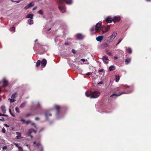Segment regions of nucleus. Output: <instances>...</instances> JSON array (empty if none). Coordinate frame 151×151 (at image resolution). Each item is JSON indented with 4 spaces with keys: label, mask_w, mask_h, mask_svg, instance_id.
Segmentation results:
<instances>
[{
    "label": "nucleus",
    "mask_w": 151,
    "mask_h": 151,
    "mask_svg": "<svg viewBox=\"0 0 151 151\" xmlns=\"http://www.w3.org/2000/svg\"><path fill=\"white\" fill-rule=\"evenodd\" d=\"M103 60H108V57L106 55L104 56L103 57Z\"/></svg>",
    "instance_id": "27"
},
{
    "label": "nucleus",
    "mask_w": 151,
    "mask_h": 151,
    "mask_svg": "<svg viewBox=\"0 0 151 151\" xmlns=\"http://www.w3.org/2000/svg\"><path fill=\"white\" fill-rule=\"evenodd\" d=\"M14 145H15V146L17 147H18V148H19V147H20L18 146V144L17 143H14Z\"/></svg>",
    "instance_id": "50"
},
{
    "label": "nucleus",
    "mask_w": 151,
    "mask_h": 151,
    "mask_svg": "<svg viewBox=\"0 0 151 151\" xmlns=\"http://www.w3.org/2000/svg\"><path fill=\"white\" fill-rule=\"evenodd\" d=\"M102 22L101 21L99 22L98 23L96 24V25H95L96 27V32H98L101 29V28H100V27L101 26Z\"/></svg>",
    "instance_id": "4"
},
{
    "label": "nucleus",
    "mask_w": 151,
    "mask_h": 151,
    "mask_svg": "<svg viewBox=\"0 0 151 151\" xmlns=\"http://www.w3.org/2000/svg\"><path fill=\"white\" fill-rule=\"evenodd\" d=\"M131 59L130 58H128L126 59L125 61V65H127L131 61Z\"/></svg>",
    "instance_id": "18"
},
{
    "label": "nucleus",
    "mask_w": 151,
    "mask_h": 151,
    "mask_svg": "<svg viewBox=\"0 0 151 151\" xmlns=\"http://www.w3.org/2000/svg\"><path fill=\"white\" fill-rule=\"evenodd\" d=\"M15 27H12L10 29V30L11 31H14L15 30Z\"/></svg>",
    "instance_id": "28"
},
{
    "label": "nucleus",
    "mask_w": 151,
    "mask_h": 151,
    "mask_svg": "<svg viewBox=\"0 0 151 151\" xmlns=\"http://www.w3.org/2000/svg\"><path fill=\"white\" fill-rule=\"evenodd\" d=\"M124 93H125V92H122L120 94L118 95L117 96H120L122 94H124Z\"/></svg>",
    "instance_id": "47"
},
{
    "label": "nucleus",
    "mask_w": 151,
    "mask_h": 151,
    "mask_svg": "<svg viewBox=\"0 0 151 151\" xmlns=\"http://www.w3.org/2000/svg\"><path fill=\"white\" fill-rule=\"evenodd\" d=\"M31 122V121L30 120H28L26 121H25V123L27 125L29 124Z\"/></svg>",
    "instance_id": "34"
},
{
    "label": "nucleus",
    "mask_w": 151,
    "mask_h": 151,
    "mask_svg": "<svg viewBox=\"0 0 151 151\" xmlns=\"http://www.w3.org/2000/svg\"><path fill=\"white\" fill-rule=\"evenodd\" d=\"M105 21L108 23H111L113 21V19L110 17H108L106 18Z\"/></svg>",
    "instance_id": "10"
},
{
    "label": "nucleus",
    "mask_w": 151,
    "mask_h": 151,
    "mask_svg": "<svg viewBox=\"0 0 151 151\" xmlns=\"http://www.w3.org/2000/svg\"><path fill=\"white\" fill-rule=\"evenodd\" d=\"M117 95H117L116 94L114 93L112 94L110 96V97H112L114 96H117Z\"/></svg>",
    "instance_id": "39"
},
{
    "label": "nucleus",
    "mask_w": 151,
    "mask_h": 151,
    "mask_svg": "<svg viewBox=\"0 0 151 151\" xmlns=\"http://www.w3.org/2000/svg\"><path fill=\"white\" fill-rule=\"evenodd\" d=\"M122 40V39H121L120 40H119L118 42L116 44V45H119L120 43L121 42Z\"/></svg>",
    "instance_id": "42"
},
{
    "label": "nucleus",
    "mask_w": 151,
    "mask_h": 151,
    "mask_svg": "<svg viewBox=\"0 0 151 151\" xmlns=\"http://www.w3.org/2000/svg\"><path fill=\"white\" fill-rule=\"evenodd\" d=\"M45 115L46 118L47 119L49 116H52V114L51 113H49V111H47L45 112Z\"/></svg>",
    "instance_id": "16"
},
{
    "label": "nucleus",
    "mask_w": 151,
    "mask_h": 151,
    "mask_svg": "<svg viewBox=\"0 0 151 151\" xmlns=\"http://www.w3.org/2000/svg\"><path fill=\"white\" fill-rule=\"evenodd\" d=\"M9 112H10V114L13 116V117H15V116L11 112V111L10 109H9Z\"/></svg>",
    "instance_id": "35"
},
{
    "label": "nucleus",
    "mask_w": 151,
    "mask_h": 151,
    "mask_svg": "<svg viewBox=\"0 0 151 151\" xmlns=\"http://www.w3.org/2000/svg\"><path fill=\"white\" fill-rule=\"evenodd\" d=\"M81 60L84 62L85 61V59L83 58H82L81 59Z\"/></svg>",
    "instance_id": "54"
},
{
    "label": "nucleus",
    "mask_w": 151,
    "mask_h": 151,
    "mask_svg": "<svg viewBox=\"0 0 151 151\" xmlns=\"http://www.w3.org/2000/svg\"><path fill=\"white\" fill-rule=\"evenodd\" d=\"M17 94V93H13L11 96V98L12 99H14L16 97V95Z\"/></svg>",
    "instance_id": "25"
},
{
    "label": "nucleus",
    "mask_w": 151,
    "mask_h": 151,
    "mask_svg": "<svg viewBox=\"0 0 151 151\" xmlns=\"http://www.w3.org/2000/svg\"><path fill=\"white\" fill-rule=\"evenodd\" d=\"M126 50L129 54L131 53L132 52V50L131 49L130 47L128 48Z\"/></svg>",
    "instance_id": "24"
},
{
    "label": "nucleus",
    "mask_w": 151,
    "mask_h": 151,
    "mask_svg": "<svg viewBox=\"0 0 151 151\" xmlns=\"http://www.w3.org/2000/svg\"><path fill=\"white\" fill-rule=\"evenodd\" d=\"M9 101L11 103L13 102L16 101V100L14 99H9Z\"/></svg>",
    "instance_id": "31"
},
{
    "label": "nucleus",
    "mask_w": 151,
    "mask_h": 151,
    "mask_svg": "<svg viewBox=\"0 0 151 151\" xmlns=\"http://www.w3.org/2000/svg\"><path fill=\"white\" fill-rule=\"evenodd\" d=\"M36 144V141H35L33 142V144L34 145V144Z\"/></svg>",
    "instance_id": "63"
},
{
    "label": "nucleus",
    "mask_w": 151,
    "mask_h": 151,
    "mask_svg": "<svg viewBox=\"0 0 151 151\" xmlns=\"http://www.w3.org/2000/svg\"><path fill=\"white\" fill-rule=\"evenodd\" d=\"M77 38L78 40H81L83 39V35L81 33H78L76 35Z\"/></svg>",
    "instance_id": "12"
},
{
    "label": "nucleus",
    "mask_w": 151,
    "mask_h": 151,
    "mask_svg": "<svg viewBox=\"0 0 151 151\" xmlns=\"http://www.w3.org/2000/svg\"><path fill=\"white\" fill-rule=\"evenodd\" d=\"M8 85V82L6 79L3 80V84L1 86V87H7Z\"/></svg>",
    "instance_id": "11"
},
{
    "label": "nucleus",
    "mask_w": 151,
    "mask_h": 151,
    "mask_svg": "<svg viewBox=\"0 0 151 151\" xmlns=\"http://www.w3.org/2000/svg\"><path fill=\"white\" fill-rule=\"evenodd\" d=\"M103 46L104 47H107L109 46V45L108 44L105 43L103 45Z\"/></svg>",
    "instance_id": "32"
},
{
    "label": "nucleus",
    "mask_w": 151,
    "mask_h": 151,
    "mask_svg": "<svg viewBox=\"0 0 151 151\" xmlns=\"http://www.w3.org/2000/svg\"><path fill=\"white\" fill-rule=\"evenodd\" d=\"M31 125H33L34 126V127L36 128V124H35V123H31Z\"/></svg>",
    "instance_id": "40"
},
{
    "label": "nucleus",
    "mask_w": 151,
    "mask_h": 151,
    "mask_svg": "<svg viewBox=\"0 0 151 151\" xmlns=\"http://www.w3.org/2000/svg\"><path fill=\"white\" fill-rule=\"evenodd\" d=\"M19 150V151H23V149L22 147H19L18 148Z\"/></svg>",
    "instance_id": "36"
},
{
    "label": "nucleus",
    "mask_w": 151,
    "mask_h": 151,
    "mask_svg": "<svg viewBox=\"0 0 151 151\" xmlns=\"http://www.w3.org/2000/svg\"><path fill=\"white\" fill-rule=\"evenodd\" d=\"M28 23L29 24H32L34 22L32 19H29L28 21Z\"/></svg>",
    "instance_id": "23"
},
{
    "label": "nucleus",
    "mask_w": 151,
    "mask_h": 151,
    "mask_svg": "<svg viewBox=\"0 0 151 151\" xmlns=\"http://www.w3.org/2000/svg\"><path fill=\"white\" fill-rule=\"evenodd\" d=\"M34 16V15L33 14H27V16L26 17V18H30L31 19H33V17Z\"/></svg>",
    "instance_id": "17"
},
{
    "label": "nucleus",
    "mask_w": 151,
    "mask_h": 151,
    "mask_svg": "<svg viewBox=\"0 0 151 151\" xmlns=\"http://www.w3.org/2000/svg\"><path fill=\"white\" fill-rule=\"evenodd\" d=\"M35 119L36 120H39V118L38 117H36L35 118Z\"/></svg>",
    "instance_id": "59"
},
{
    "label": "nucleus",
    "mask_w": 151,
    "mask_h": 151,
    "mask_svg": "<svg viewBox=\"0 0 151 151\" xmlns=\"http://www.w3.org/2000/svg\"><path fill=\"white\" fill-rule=\"evenodd\" d=\"M15 111L17 113H19V108L17 107H16L15 108Z\"/></svg>",
    "instance_id": "33"
},
{
    "label": "nucleus",
    "mask_w": 151,
    "mask_h": 151,
    "mask_svg": "<svg viewBox=\"0 0 151 151\" xmlns=\"http://www.w3.org/2000/svg\"><path fill=\"white\" fill-rule=\"evenodd\" d=\"M102 83H102V82H99V83H98V84H102Z\"/></svg>",
    "instance_id": "62"
},
{
    "label": "nucleus",
    "mask_w": 151,
    "mask_h": 151,
    "mask_svg": "<svg viewBox=\"0 0 151 151\" xmlns=\"http://www.w3.org/2000/svg\"><path fill=\"white\" fill-rule=\"evenodd\" d=\"M117 35V32H114L113 34L109 37L107 38V40L109 42H111L115 38Z\"/></svg>",
    "instance_id": "2"
},
{
    "label": "nucleus",
    "mask_w": 151,
    "mask_h": 151,
    "mask_svg": "<svg viewBox=\"0 0 151 151\" xmlns=\"http://www.w3.org/2000/svg\"><path fill=\"white\" fill-rule=\"evenodd\" d=\"M1 116H8L6 114H2Z\"/></svg>",
    "instance_id": "55"
},
{
    "label": "nucleus",
    "mask_w": 151,
    "mask_h": 151,
    "mask_svg": "<svg viewBox=\"0 0 151 151\" xmlns=\"http://www.w3.org/2000/svg\"><path fill=\"white\" fill-rule=\"evenodd\" d=\"M111 25H108L106 27H103L101 29V31H102L103 33H104L108 31V29L110 28Z\"/></svg>",
    "instance_id": "6"
},
{
    "label": "nucleus",
    "mask_w": 151,
    "mask_h": 151,
    "mask_svg": "<svg viewBox=\"0 0 151 151\" xmlns=\"http://www.w3.org/2000/svg\"><path fill=\"white\" fill-rule=\"evenodd\" d=\"M86 75L88 76L91 75V73H88L86 74Z\"/></svg>",
    "instance_id": "57"
},
{
    "label": "nucleus",
    "mask_w": 151,
    "mask_h": 151,
    "mask_svg": "<svg viewBox=\"0 0 151 151\" xmlns=\"http://www.w3.org/2000/svg\"><path fill=\"white\" fill-rule=\"evenodd\" d=\"M34 131V129H31L29 130V131L28 132V133L29 134H30L31 133H32Z\"/></svg>",
    "instance_id": "30"
},
{
    "label": "nucleus",
    "mask_w": 151,
    "mask_h": 151,
    "mask_svg": "<svg viewBox=\"0 0 151 151\" xmlns=\"http://www.w3.org/2000/svg\"><path fill=\"white\" fill-rule=\"evenodd\" d=\"M32 115L30 114H26V116L27 117H29L30 116Z\"/></svg>",
    "instance_id": "49"
},
{
    "label": "nucleus",
    "mask_w": 151,
    "mask_h": 151,
    "mask_svg": "<svg viewBox=\"0 0 151 151\" xmlns=\"http://www.w3.org/2000/svg\"><path fill=\"white\" fill-rule=\"evenodd\" d=\"M104 36H99L96 38V40L99 42H101L103 39Z\"/></svg>",
    "instance_id": "15"
},
{
    "label": "nucleus",
    "mask_w": 151,
    "mask_h": 151,
    "mask_svg": "<svg viewBox=\"0 0 151 151\" xmlns=\"http://www.w3.org/2000/svg\"><path fill=\"white\" fill-rule=\"evenodd\" d=\"M1 110L4 113H6V107L4 106H2L1 107Z\"/></svg>",
    "instance_id": "19"
},
{
    "label": "nucleus",
    "mask_w": 151,
    "mask_h": 151,
    "mask_svg": "<svg viewBox=\"0 0 151 151\" xmlns=\"http://www.w3.org/2000/svg\"><path fill=\"white\" fill-rule=\"evenodd\" d=\"M41 65L44 68L45 66L47 64V61L45 59H43L42 61H41Z\"/></svg>",
    "instance_id": "9"
},
{
    "label": "nucleus",
    "mask_w": 151,
    "mask_h": 151,
    "mask_svg": "<svg viewBox=\"0 0 151 151\" xmlns=\"http://www.w3.org/2000/svg\"><path fill=\"white\" fill-rule=\"evenodd\" d=\"M64 44L65 45H69V43L68 42H65Z\"/></svg>",
    "instance_id": "58"
},
{
    "label": "nucleus",
    "mask_w": 151,
    "mask_h": 151,
    "mask_svg": "<svg viewBox=\"0 0 151 151\" xmlns=\"http://www.w3.org/2000/svg\"><path fill=\"white\" fill-rule=\"evenodd\" d=\"M40 145H41V144L40 142H38L36 144V146H40Z\"/></svg>",
    "instance_id": "46"
},
{
    "label": "nucleus",
    "mask_w": 151,
    "mask_h": 151,
    "mask_svg": "<svg viewBox=\"0 0 151 151\" xmlns=\"http://www.w3.org/2000/svg\"><path fill=\"white\" fill-rule=\"evenodd\" d=\"M72 52L74 54H75L76 53V52L75 50L72 49Z\"/></svg>",
    "instance_id": "43"
},
{
    "label": "nucleus",
    "mask_w": 151,
    "mask_h": 151,
    "mask_svg": "<svg viewBox=\"0 0 151 151\" xmlns=\"http://www.w3.org/2000/svg\"><path fill=\"white\" fill-rule=\"evenodd\" d=\"M54 107L57 111V114H58L60 111V107L58 105H55L54 106Z\"/></svg>",
    "instance_id": "8"
},
{
    "label": "nucleus",
    "mask_w": 151,
    "mask_h": 151,
    "mask_svg": "<svg viewBox=\"0 0 151 151\" xmlns=\"http://www.w3.org/2000/svg\"><path fill=\"white\" fill-rule=\"evenodd\" d=\"M104 70L103 69L99 70L98 71L99 72L100 74V72H102Z\"/></svg>",
    "instance_id": "51"
},
{
    "label": "nucleus",
    "mask_w": 151,
    "mask_h": 151,
    "mask_svg": "<svg viewBox=\"0 0 151 151\" xmlns=\"http://www.w3.org/2000/svg\"><path fill=\"white\" fill-rule=\"evenodd\" d=\"M2 132L3 133H5L6 132L5 129L4 127H3L2 129Z\"/></svg>",
    "instance_id": "41"
},
{
    "label": "nucleus",
    "mask_w": 151,
    "mask_h": 151,
    "mask_svg": "<svg viewBox=\"0 0 151 151\" xmlns=\"http://www.w3.org/2000/svg\"><path fill=\"white\" fill-rule=\"evenodd\" d=\"M130 88L132 89V91H130V92H132V91H133V87L132 86V87H130Z\"/></svg>",
    "instance_id": "60"
},
{
    "label": "nucleus",
    "mask_w": 151,
    "mask_h": 151,
    "mask_svg": "<svg viewBox=\"0 0 151 151\" xmlns=\"http://www.w3.org/2000/svg\"><path fill=\"white\" fill-rule=\"evenodd\" d=\"M64 2L68 5H70L72 4V0H57V2L60 4H64Z\"/></svg>",
    "instance_id": "3"
},
{
    "label": "nucleus",
    "mask_w": 151,
    "mask_h": 151,
    "mask_svg": "<svg viewBox=\"0 0 151 151\" xmlns=\"http://www.w3.org/2000/svg\"><path fill=\"white\" fill-rule=\"evenodd\" d=\"M4 125L6 127H9V126L6 124H4Z\"/></svg>",
    "instance_id": "53"
},
{
    "label": "nucleus",
    "mask_w": 151,
    "mask_h": 151,
    "mask_svg": "<svg viewBox=\"0 0 151 151\" xmlns=\"http://www.w3.org/2000/svg\"><path fill=\"white\" fill-rule=\"evenodd\" d=\"M115 69V67L113 65L110 66L109 68V70L110 71H111L114 70Z\"/></svg>",
    "instance_id": "20"
},
{
    "label": "nucleus",
    "mask_w": 151,
    "mask_h": 151,
    "mask_svg": "<svg viewBox=\"0 0 151 151\" xmlns=\"http://www.w3.org/2000/svg\"><path fill=\"white\" fill-rule=\"evenodd\" d=\"M41 151H43V148L42 146H41Z\"/></svg>",
    "instance_id": "61"
},
{
    "label": "nucleus",
    "mask_w": 151,
    "mask_h": 151,
    "mask_svg": "<svg viewBox=\"0 0 151 151\" xmlns=\"http://www.w3.org/2000/svg\"><path fill=\"white\" fill-rule=\"evenodd\" d=\"M107 53L109 55H111L112 53L111 52L109 51L108 50L107 51Z\"/></svg>",
    "instance_id": "37"
},
{
    "label": "nucleus",
    "mask_w": 151,
    "mask_h": 151,
    "mask_svg": "<svg viewBox=\"0 0 151 151\" xmlns=\"http://www.w3.org/2000/svg\"><path fill=\"white\" fill-rule=\"evenodd\" d=\"M21 121L23 123H24L25 122V120L23 119H21Z\"/></svg>",
    "instance_id": "44"
},
{
    "label": "nucleus",
    "mask_w": 151,
    "mask_h": 151,
    "mask_svg": "<svg viewBox=\"0 0 151 151\" xmlns=\"http://www.w3.org/2000/svg\"><path fill=\"white\" fill-rule=\"evenodd\" d=\"M7 148V147L6 146H4L2 148V149L3 150H6Z\"/></svg>",
    "instance_id": "48"
},
{
    "label": "nucleus",
    "mask_w": 151,
    "mask_h": 151,
    "mask_svg": "<svg viewBox=\"0 0 151 151\" xmlns=\"http://www.w3.org/2000/svg\"><path fill=\"white\" fill-rule=\"evenodd\" d=\"M96 27H93L92 28H91V31L92 32H93L94 30H95L96 31Z\"/></svg>",
    "instance_id": "38"
},
{
    "label": "nucleus",
    "mask_w": 151,
    "mask_h": 151,
    "mask_svg": "<svg viewBox=\"0 0 151 151\" xmlns=\"http://www.w3.org/2000/svg\"><path fill=\"white\" fill-rule=\"evenodd\" d=\"M26 103H27L26 101H25V102L22 103L21 104V105L20 106V107L21 108H23L25 106Z\"/></svg>",
    "instance_id": "22"
},
{
    "label": "nucleus",
    "mask_w": 151,
    "mask_h": 151,
    "mask_svg": "<svg viewBox=\"0 0 151 151\" xmlns=\"http://www.w3.org/2000/svg\"><path fill=\"white\" fill-rule=\"evenodd\" d=\"M1 87H2L1 86L0 87V93H1Z\"/></svg>",
    "instance_id": "64"
},
{
    "label": "nucleus",
    "mask_w": 151,
    "mask_h": 151,
    "mask_svg": "<svg viewBox=\"0 0 151 151\" xmlns=\"http://www.w3.org/2000/svg\"><path fill=\"white\" fill-rule=\"evenodd\" d=\"M119 80V76H115V81L117 82Z\"/></svg>",
    "instance_id": "26"
},
{
    "label": "nucleus",
    "mask_w": 151,
    "mask_h": 151,
    "mask_svg": "<svg viewBox=\"0 0 151 151\" xmlns=\"http://www.w3.org/2000/svg\"><path fill=\"white\" fill-rule=\"evenodd\" d=\"M34 6V4L32 2L30 3L29 4L27 5L24 8V9H28L30 8V7L32 6Z\"/></svg>",
    "instance_id": "14"
},
{
    "label": "nucleus",
    "mask_w": 151,
    "mask_h": 151,
    "mask_svg": "<svg viewBox=\"0 0 151 151\" xmlns=\"http://www.w3.org/2000/svg\"><path fill=\"white\" fill-rule=\"evenodd\" d=\"M38 13L39 14H40L41 15H42L43 14V12L42 10H39L38 12Z\"/></svg>",
    "instance_id": "29"
},
{
    "label": "nucleus",
    "mask_w": 151,
    "mask_h": 151,
    "mask_svg": "<svg viewBox=\"0 0 151 151\" xmlns=\"http://www.w3.org/2000/svg\"><path fill=\"white\" fill-rule=\"evenodd\" d=\"M16 134L17 135V136H16V139H19L23 138V137H21V132H16Z\"/></svg>",
    "instance_id": "13"
},
{
    "label": "nucleus",
    "mask_w": 151,
    "mask_h": 151,
    "mask_svg": "<svg viewBox=\"0 0 151 151\" xmlns=\"http://www.w3.org/2000/svg\"><path fill=\"white\" fill-rule=\"evenodd\" d=\"M37 9V6H36V7H34L32 9V10H36V9Z\"/></svg>",
    "instance_id": "56"
},
{
    "label": "nucleus",
    "mask_w": 151,
    "mask_h": 151,
    "mask_svg": "<svg viewBox=\"0 0 151 151\" xmlns=\"http://www.w3.org/2000/svg\"><path fill=\"white\" fill-rule=\"evenodd\" d=\"M100 95V93L98 91H95L93 92H86V95L87 97H89L91 98H97Z\"/></svg>",
    "instance_id": "1"
},
{
    "label": "nucleus",
    "mask_w": 151,
    "mask_h": 151,
    "mask_svg": "<svg viewBox=\"0 0 151 151\" xmlns=\"http://www.w3.org/2000/svg\"><path fill=\"white\" fill-rule=\"evenodd\" d=\"M121 19L120 17L119 16H116L114 17L113 19V21L114 22H119Z\"/></svg>",
    "instance_id": "7"
},
{
    "label": "nucleus",
    "mask_w": 151,
    "mask_h": 151,
    "mask_svg": "<svg viewBox=\"0 0 151 151\" xmlns=\"http://www.w3.org/2000/svg\"><path fill=\"white\" fill-rule=\"evenodd\" d=\"M124 87L125 88H129V87H130V86H129L127 85H124Z\"/></svg>",
    "instance_id": "45"
},
{
    "label": "nucleus",
    "mask_w": 151,
    "mask_h": 151,
    "mask_svg": "<svg viewBox=\"0 0 151 151\" xmlns=\"http://www.w3.org/2000/svg\"><path fill=\"white\" fill-rule=\"evenodd\" d=\"M0 120L1 121H4V118L2 117L1 119H0Z\"/></svg>",
    "instance_id": "52"
},
{
    "label": "nucleus",
    "mask_w": 151,
    "mask_h": 151,
    "mask_svg": "<svg viewBox=\"0 0 151 151\" xmlns=\"http://www.w3.org/2000/svg\"><path fill=\"white\" fill-rule=\"evenodd\" d=\"M59 4V8L60 11L62 13H64L65 11V9L64 5V4Z\"/></svg>",
    "instance_id": "5"
},
{
    "label": "nucleus",
    "mask_w": 151,
    "mask_h": 151,
    "mask_svg": "<svg viewBox=\"0 0 151 151\" xmlns=\"http://www.w3.org/2000/svg\"><path fill=\"white\" fill-rule=\"evenodd\" d=\"M40 63L41 60H38L36 62V67L37 68L40 65Z\"/></svg>",
    "instance_id": "21"
}]
</instances>
